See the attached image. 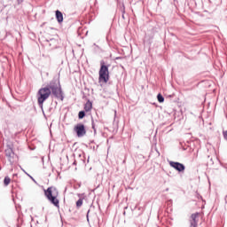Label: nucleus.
Masks as SVG:
<instances>
[{
    "instance_id": "nucleus-1",
    "label": "nucleus",
    "mask_w": 227,
    "mask_h": 227,
    "mask_svg": "<svg viewBox=\"0 0 227 227\" xmlns=\"http://www.w3.org/2000/svg\"><path fill=\"white\" fill-rule=\"evenodd\" d=\"M49 97H53V98H57V100L61 102L65 100V92L63 88H61L59 79L53 78L45 87L39 89L37 92V104L41 109H43V103Z\"/></svg>"
},
{
    "instance_id": "nucleus-2",
    "label": "nucleus",
    "mask_w": 227,
    "mask_h": 227,
    "mask_svg": "<svg viewBox=\"0 0 227 227\" xmlns=\"http://www.w3.org/2000/svg\"><path fill=\"white\" fill-rule=\"evenodd\" d=\"M44 196L47 198L48 201L51 205H54L56 208H59V191L55 186H50L46 190H44Z\"/></svg>"
},
{
    "instance_id": "nucleus-3",
    "label": "nucleus",
    "mask_w": 227,
    "mask_h": 227,
    "mask_svg": "<svg viewBox=\"0 0 227 227\" xmlns=\"http://www.w3.org/2000/svg\"><path fill=\"white\" fill-rule=\"evenodd\" d=\"M99 65H100V67L98 71V75H99L98 81L99 82H104L105 84H107L111 77L109 74V67H111V64L102 59L100 60Z\"/></svg>"
},
{
    "instance_id": "nucleus-4",
    "label": "nucleus",
    "mask_w": 227,
    "mask_h": 227,
    "mask_svg": "<svg viewBox=\"0 0 227 227\" xmlns=\"http://www.w3.org/2000/svg\"><path fill=\"white\" fill-rule=\"evenodd\" d=\"M74 132H75L76 137H84L87 132L86 125L82 122L77 123L74 128Z\"/></svg>"
},
{
    "instance_id": "nucleus-5",
    "label": "nucleus",
    "mask_w": 227,
    "mask_h": 227,
    "mask_svg": "<svg viewBox=\"0 0 227 227\" xmlns=\"http://www.w3.org/2000/svg\"><path fill=\"white\" fill-rule=\"evenodd\" d=\"M170 168L176 169L179 173H185V165L184 163L178 161H169L168 162Z\"/></svg>"
},
{
    "instance_id": "nucleus-6",
    "label": "nucleus",
    "mask_w": 227,
    "mask_h": 227,
    "mask_svg": "<svg viewBox=\"0 0 227 227\" xmlns=\"http://www.w3.org/2000/svg\"><path fill=\"white\" fill-rule=\"evenodd\" d=\"M76 160L78 162V166H86V164L90 162V156H88L86 162V154L84 153H82L81 154L78 155Z\"/></svg>"
},
{
    "instance_id": "nucleus-7",
    "label": "nucleus",
    "mask_w": 227,
    "mask_h": 227,
    "mask_svg": "<svg viewBox=\"0 0 227 227\" xmlns=\"http://www.w3.org/2000/svg\"><path fill=\"white\" fill-rule=\"evenodd\" d=\"M200 215V212H196L191 215L190 217V227H198V217Z\"/></svg>"
},
{
    "instance_id": "nucleus-8",
    "label": "nucleus",
    "mask_w": 227,
    "mask_h": 227,
    "mask_svg": "<svg viewBox=\"0 0 227 227\" xmlns=\"http://www.w3.org/2000/svg\"><path fill=\"white\" fill-rule=\"evenodd\" d=\"M153 38L154 35L153 34H145V36L144 38V43H147L148 45H152L153 43Z\"/></svg>"
},
{
    "instance_id": "nucleus-9",
    "label": "nucleus",
    "mask_w": 227,
    "mask_h": 227,
    "mask_svg": "<svg viewBox=\"0 0 227 227\" xmlns=\"http://www.w3.org/2000/svg\"><path fill=\"white\" fill-rule=\"evenodd\" d=\"M83 111H85L86 113H90V111H91V109H93V102H91V100L88 99L87 102L84 104L83 106Z\"/></svg>"
},
{
    "instance_id": "nucleus-10",
    "label": "nucleus",
    "mask_w": 227,
    "mask_h": 227,
    "mask_svg": "<svg viewBox=\"0 0 227 227\" xmlns=\"http://www.w3.org/2000/svg\"><path fill=\"white\" fill-rule=\"evenodd\" d=\"M55 17L59 24H63V12L61 11L57 10L55 12Z\"/></svg>"
},
{
    "instance_id": "nucleus-11",
    "label": "nucleus",
    "mask_w": 227,
    "mask_h": 227,
    "mask_svg": "<svg viewBox=\"0 0 227 227\" xmlns=\"http://www.w3.org/2000/svg\"><path fill=\"white\" fill-rule=\"evenodd\" d=\"M117 5L120 8L121 13H125V4L123 3V0H118Z\"/></svg>"
},
{
    "instance_id": "nucleus-12",
    "label": "nucleus",
    "mask_w": 227,
    "mask_h": 227,
    "mask_svg": "<svg viewBox=\"0 0 227 227\" xmlns=\"http://www.w3.org/2000/svg\"><path fill=\"white\" fill-rule=\"evenodd\" d=\"M5 155L6 157L9 159V160H12V159H13V150H12V148H7L5 150Z\"/></svg>"
},
{
    "instance_id": "nucleus-13",
    "label": "nucleus",
    "mask_w": 227,
    "mask_h": 227,
    "mask_svg": "<svg viewBox=\"0 0 227 227\" xmlns=\"http://www.w3.org/2000/svg\"><path fill=\"white\" fill-rule=\"evenodd\" d=\"M97 123H98V121H95L93 119V117L91 118V127H92V130H94V135L97 134Z\"/></svg>"
},
{
    "instance_id": "nucleus-14",
    "label": "nucleus",
    "mask_w": 227,
    "mask_h": 227,
    "mask_svg": "<svg viewBox=\"0 0 227 227\" xmlns=\"http://www.w3.org/2000/svg\"><path fill=\"white\" fill-rule=\"evenodd\" d=\"M86 112L85 110H82L78 113V120H82L83 118H86Z\"/></svg>"
},
{
    "instance_id": "nucleus-15",
    "label": "nucleus",
    "mask_w": 227,
    "mask_h": 227,
    "mask_svg": "<svg viewBox=\"0 0 227 227\" xmlns=\"http://www.w3.org/2000/svg\"><path fill=\"white\" fill-rule=\"evenodd\" d=\"M84 198H79V200L76 201V208H81L82 207Z\"/></svg>"
},
{
    "instance_id": "nucleus-16",
    "label": "nucleus",
    "mask_w": 227,
    "mask_h": 227,
    "mask_svg": "<svg viewBox=\"0 0 227 227\" xmlns=\"http://www.w3.org/2000/svg\"><path fill=\"white\" fill-rule=\"evenodd\" d=\"M157 100H158V102H160V104H163V102H164V96H162L160 93H158Z\"/></svg>"
},
{
    "instance_id": "nucleus-17",
    "label": "nucleus",
    "mask_w": 227,
    "mask_h": 227,
    "mask_svg": "<svg viewBox=\"0 0 227 227\" xmlns=\"http://www.w3.org/2000/svg\"><path fill=\"white\" fill-rule=\"evenodd\" d=\"M10 182H12V179H10L9 176H5L4 180V184L5 186L10 185Z\"/></svg>"
},
{
    "instance_id": "nucleus-18",
    "label": "nucleus",
    "mask_w": 227,
    "mask_h": 227,
    "mask_svg": "<svg viewBox=\"0 0 227 227\" xmlns=\"http://www.w3.org/2000/svg\"><path fill=\"white\" fill-rule=\"evenodd\" d=\"M116 123V127H118V121H116V111H114V125Z\"/></svg>"
},
{
    "instance_id": "nucleus-19",
    "label": "nucleus",
    "mask_w": 227,
    "mask_h": 227,
    "mask_svg": "<svg viewBox=\"0 0 227 227\" xmlns=\"http://www.w3.org/2000/svg\"><path fill=\"white\" fill-rule=\"evenodd\" d=\"M29 178L32 182H34L35 184V185H40V184H38V182H36V180L33 178V176H29Z\"/></svg>"
},
{
    "instance_id": "nucleus-20",
    "label": "nucleus",
    "mask_w": 227,
    "mask_h": 227,
    "mask_svg": "<svg viewBox=\"0 0 227 227\" xmlns=\"http://www.w3.org/2000/svg\"><path fill=\"white\" fill-rule=\"evenodd\" d=\"M91 209H89L88 212H87V215H86V217H87V221H90V212Z\"/></svg>"
},
{
    "instance_id": "nucleus-21",
    "label": "nucleus",
    "mask_w": 227,
    "mask_h": 227,
    "mask_svg": "<svg viewBox=\"0 0 227 227\" xmlns=\"http://www.w3.org/2000/svg\"><path fill=\"white\" fill-rule=\"evenodd\" d=\"M77 164H79V162L77 161V160H74L73 162V166H77Z\"/></svg>"
},
{
    "instance_id": "nucleus-22",
    "label": "nucleus",
    "mask_w": 227,
    "mask_h": 227,
    "mask_svg": "<svg viewBox=\"0 0 227 227\" xmlns=\"http://www.w3.org/2000/svg\"><path fill=\"white\" fill-rule=\"evenodd\" d=\"M121 19H123V20H125V12H121Z\"/></svg>"
},
{
    "instance_id": "nucleus-23",
    "label": "nucleus",
    "mask_w": 227,
    "mask_h": 227,
    "mask_svg": "<svg viewBox=\"0 0 227 227\" xmlns=\"http://www.w3.org/2000/svg\"><path fill=\"white\" fill-rule=\"evenodd\" d=\"M198 199H199V200H202V201L205 202V200H203V197H202L201 195H199V196H198Z\"/></svg>"
},
{
    "instance_id": "nucleus-24",
    "label": "nucleus",
    "mask_w": 227,
    "mask_h": 227,
    "mask_svg": "<svg viewBox=\"0 0 227 227\" xmlns=\"http://www.w3.org/2000/svg\"><path fill=\"white\" fill-rule=\"evenodd\" d=\"M42 111H43V114L44 118L47 119V115H45V112L43 111V108L42 109Z\"/></svg>"
},
{
    "instance_id": "nucleus-25",
    "label": "nucleus",
    "mask_w": 227,
    "mask_h": 227,
    "mask_svg": "<svg viewBox=\"0 0 227 227\" xmlns=\"http://www.w3.org/2000/svg\"><path fill=\"white\" fill-rule=\"evenodd\" d=\"M115 59H116V60H118V59H123V57H116Z\"/></svg>"
},
{
    "instance_id": "nucleus-26",
    "label": "nucleus",
    "mask_w": 227,
    "mask_h": 227,
    "mask_svg": "<svg viewBox=\"0 0 227 227\" xmlns=\"http://www.w3.org/2000/svg\"><path fill=\"white\" fill-rule=\"evenodd\" d=\"M91 208H95V206H93V204L90 205V209Z\"/></svg>"
},
{
    "instance_id": "nucleus-27",
    "label": "nucleus",
    "mask_w": 227,
    "mask_h": 227,
    "mask_svg": "<svg viewBox=\"0 0 227 227\" xmlns=\"http://www.w3.org/2000/svg\"><path fill=\"white\" fill-rule=\"evenodd\" d=\"M43 26H45V23H43V24L41 25V27H43Z\"/></svg>"
},
{
    "instance_id": "nucleus-28",
    "label": "nucleus",
    "mask_w": 227,
    "mask_h": 227,
    "mask_svg": "<svg viewBox=\"0 0 227 227\" xmlns=\"http://www.w3.org/2000/svg\"><path fill=\"white\" fill-rule=\"evenodd\" d=\"M183 150H184V152H185V150H187L185 147H183Z\"/></svg>"
},
{
    "instance_id": "nucleus-29",
    "label": "nucleus",
    "mask_w": 227,
    "mask_h": 227,
    "mask_svg": "<svg viewBox=\"0 0 227 227\" xmlns=\"http://www.w3.org/2000/svg\"><path fill=\"white\" fill-rule=\"evenodd\" d=\"M156 152H157L158 155H160V153H159V151L156 150Z\"/></svg>"
},
{
    "instance_id": "nucleus-30",
    "label": "nucleus",
    "mask_w": 227,
    "mask_h": 227,
    "mask_svg": "<svg viewBox=\"0 0 227 227\" xmlns=\"http://www.w3.org/2000/svg\"><path fill=\"white\" fill-rule=\"evenodd\" d=\"M81 196H82L81 193L78 194V197L81 198Z\"/></svg>"
},
{
    "instance_id": "nucleus-31",
    "label": "nucleus",
    "mask_w": 227,
    "mask_h": 227,
    "mask_svg": "<svg viewBox=\"0 0 227 227\" xmlns=\"http://www.w3.org/2000/svg\"><path fill=\"white\" fill-rule=\"evenodd\" d=\"M170 35H171V36H175V34H173V33H172V34H170Z\"/></svg>"
},
{
    "instance_id": "nucleus-32",
    "label": "nucleus",
    "mask_w": 227,
    "mask_h": 227,
    "mask_svg": "<svg viewBox=\"0 0 227 227\" xmlns=\"http://www.w3.org/2000/svg\"><path fill=\"white\" fill-rule=\"evenodd\" d=\"M153 106H157V104L156 103H153Z\"/></svg>"
},
{
    "instance_id": "nucleus-33",
    "label": "nucleus",
    "mask_w": 227,
    "mask_h": 227,
    "mask_svg": "<svg viewBox=\"0 0 227 227\" xmlns=\"http://www.w3.org/2000/svg\"><path fill=\"white\" fill-rule=\"evenodd\" d=\"M226 199H227V195L225 196V203H227Z\"/></svg>"
},
{
    "instance_id": "nucleus-34",
    "label": "nucleus",
    "mask_w": 227,
    "mask_h": 227,
    "mask_svg": "<svg viewBox=\"0 0 227 227\" xmlns=\"http://www.w3.org/2000/svg\"><path fill=\"white\" fill-rule=\"evenodd\" d=\"M51 40V42H52V41H54V39L52 38V39H50Z\"/></svg>"
},
{
    "instance_id": "nucleus-35",
    "label": "nucleus",
    "mask_w": 227,
    "mask_h": 227,
    "mask_svg": "<svg viewBox=\"0 0 227 227\" xmlns=\"http://www.w3.org/2000/svg\"><path fill=\"white\" fill-rule=\"evenodd\" d=\"M121 68L124 69L125 67L123 66H121Z\"/></svg>"
},
{
    "instance_id": "nucleus-36",
    "label": "nucleus",
    "mask_w": 227,
    "mask_h": 227,
    "mask_svg": "<svg viewBox=\"0 0 227 227\" xmlns=\"http://www.w3.org/2000/svg\"><path fill=\"white\" fill-rule=\"evenodd\" d=\"M168 97L171 98V97H173V95H169Z\"/></svg>"
},
{
    "instance_id": "nucleus-37",
    "label": "nucleus",
    "mask_w": 227,
    "mask_h": 227,
    "mask_svg": "<svg viewBox=\"0 0 227 227\" xmlns=\"http://www.w3.org/2000/svg\"><path fill=\"white\" fill-rule=\"evenodd\" d=\"M92 150H95V146L92 147Z\"/></svg>"
},
{
    "instance_id": "nucleus-38",
    "label": "nucleus",
    "mask_w": 227,
    "mask_h": 227,
    "mask_svg": "<svg viewBox=\"0 0 227 227\" xmlns=\"http://www.w3.org/2000/svg\"><path fill=\"white\" fill-rule=\"evenodd\" d=\"M166 191H169V188H167Z\"/></svg>"
},
{
    "instance_id": "nucleus-39",
    "label": "nucleus",
    "mask_w": 227,
    "mask_h": 227,
    "mask_svg": "<svg viewBox=\"0 0 227 227\" xmlns=\"http://www.w3.org/2000/svg\"><path fill=\"white\" fill-rule=\"evenodd\" d=\"M29 150H33V148L30 147Z\"/></svg>"
},
{
    "instance_id": "nucleus-40",
    "label": "nucleus",
    "mask_w": 227,
    "mask_h": 227,
    "mask_svg": "<svg viewBox=\"0 0 227 227\" xmlns=\"http://www.w3.org/2000/svg\"><path fill=\"white\" fill-rule=\"evenodd\" d=\"M123 215H125V211L123 212Z\"/></svg>"
},
{
    "instance_id": "nucleus-41",
    "label": "nucleus",
    "mask_w": 227,
    "mask_h": 227,
    "mask_svg": "<svg viewBox=\"0 0 227 227\" xmlns=\"http://www.w3.org/2000/svg\"><path fill=\"white\" fill-rule=\"evenodd\" d=\"M31 217V219H32V221H33V217L32 216H30Z\"/></svg>"
}]
</instances>
